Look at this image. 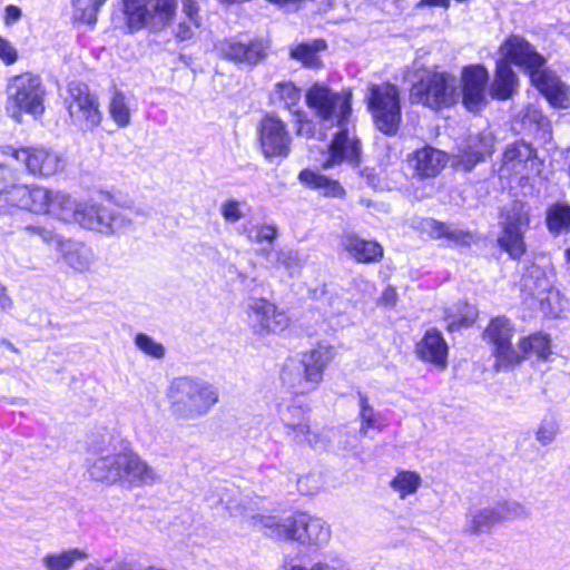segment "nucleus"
<instances>
[{"instance_id": "obj_35", "label": "nucleus", "mask_w": 570, "mask_h": 570, "mask_svg": "<svg viewBox=\"0 0 570 570\" xmlns=\"http://www.w3.org/2000/svg\"><path fill=\"white\" fill-rule=\"evenodd\" d=\"M43 213H48L63 223H69L71 219L70 197L62 193L51 194L48 191V206Z\"/></svg>"}, {"instance_id": "obj_28", "label": "nucleus", "mask_w": 570, "mask_h": 570, "mask_svg": "<svg viewBox=\"0 0 570 570\" xmlns=\"http://www.w3.org/2000/svg\"><path fill=\"white\" fill-rule=\"evenodd\" d=\"M262 255L272 265V267H284L289 276L297 275L304 266V259L299 253L294 249H281L274 252L273 249H262Z\"/></svg>"}, {"instance_id": "obj_46", "label": "nucleus", "mask_w": 570, "mask_h": 570, "mask_svg": "<svg viewBox=\"0 0 570 570\" xmlns=\"http://www.w3.org/2000/svg\"><path fill=\"white\" fill-rule=\"evenodd\" d=\"M559 426L553 417H544L537 430L535 439L541 445L552 443L558 434Z\"/></svg>"}, {"instance_id": "obj_40", "label": "nucleus", "mask_w": 570, "mask_h": 570, "mask_svg": "<svg viewBox=\"0 0 570 570\" xmlns=\"http://www.w3.org/2000/svg\"><path fill=\"white\" fill-rule=\"evenodd\" d=\"M135 345L145 355L155 360H163L166 355L165 346L144 333H138L135 336Z\"/></svg>"}, {"instance_id": "obj_64", "label": "nucleus", "mask_w": 570, "mask_h": 570, "mask_svg": "<svg viewBox=\"0 0 570 570\" xmlns=\"http://www.w3.org/2000/svg\"><path fill=\"white\" fill-rule=\"evenodd\" d=\"M72 554H73V563L76 562V560L78 559H85L87 558V553L83 552V551H80L78 549H73L72 551Z\"/></svg>"}, {"instance_id": "obj_16", "label": "nucleus", "mask_w": 570, "mask_h": 570, "mask_svg": "<svg viewBox=\"0 0 570 570\" xmlns=\"http://www.w3.org/2000/svg\"><path fill=\"white\" fill-rule=\"evenodd\" d=\"M334 355L335 352L332 346L322 344L304 353L301 360L304 370L303 379L297 386L294 384L292 386L296 387L299 393L315 390L323 381V372L333 361Z\"/></svg>"}, {"instance_id": "obj_7", "label": "nucleus", "mask_w": 570, "mask_h": 570, "mask_svg": "<svg viewBox=\"0 0 570 570\" xmlns=\"http://www.w3.org/2000/svg\"><path fill=\"white\" fill-rule=\"evenodd\" d=\"M531 214L527 203L513 200L501 208L499 214V247L513 261H519L527 253L524 240L530 227Z\"/></svg>"}, {"instance_id": "obj_38", "label": "nucleus", "mask_w": 570, "mask_h": 570, "mask_svg": "<svg viewBox=\"0 0 570 570\" xmlns=\"http://www.w3.org/2000/svg\"><path fill=\"white\" fill-rule=\"evenodd\" d=\"M108 109L110 117L120 128L130 124V109L122 92L117 90L114 92Z\"/></svg>"}, {"instance_id": "obj_29", "label": "nucleus", "mask_w": 570, "mask_h": 570, "mask_svg": "<svg viewBox=\"0 0 570 570\" xmlns=\"http://www.w3.org/2000/svg\"><path fill=\"white\" fill-rule=\"evenodd\" d=\"M518 348L522 361L530 356H537L539 360H547L551 354V340L546 334L535 333L522 338L518 344Z\"/></svg>"}, {"instance_id": "obj_45", "label": "nucleus", "mask_w": 570, "mask_h": 570, "mask_svg": "<svg viewBox=\"0 0 570 570\" xmlns=\"http://www.w3.org/2000/svg\"><path fill=\"white\" fill-rule=\"evenodd\" d=\"M501 521L521 519L529 517V510L515 501H505L495 505Z\"/></svg>"}, {"instance_id": "obj_37", "label": "nucleus", "mask_w": 570, "mask_h": 570, "mask_svg": "<svg viewBox=\"0 0 570 570\" xmlns=\"http://www.w3.org/2000/svg\"><path fill=\"white\" fill-rule=\"evenodd\" d=\"M421 476L416 472L401 471L391 481V488L400 493V497L404 499L409 494H413L421 485Z\"/></svg>"}, {"instance_id": "obj_23", "label": "nucleus", "mask_w": 570, "mask_h": 570, "mask_svg": "<svg viewBox=\"0 0 570 570\" xmlns=\"http://www.w3.org/2000/svg\"><path fill=\"white\" fill-rule=\"evenodd\" d=\"M19 155L23 157L22 163L32 175L50 176L59 170V157L46 149L23 148Z\"/></svg>"}, {"instance_id": "obj_13", "label": "nucleus", "mask_w": 570, "mask_h": 570, "mask_svg": "<svg viewBox=\"0 0 570 570\" xmlns=\"http://www.w3.org/2000/svg\"><path fill=\"white\" fill-rule=\"evenodd\" d=\"M257 130L261 150L266 159L288 157L292 136L283 120L275 115H266L259 121Z\"/></svg>"}, {"instance_id": "obj_21", "label": "nucleus", "mask_w": 570, "mask_h": 570, "mask_svg": "<svg viewBox=\"0 0 570 570\" xmlns=\"http://www.w3.org/2000/svg\"><path fill=\"white\" fill-rule=\"evenodd\" d=\"M419 357L439 367H445L448 358V345L442 334L435 328L426 331L421 342L416 345Z\"/></svg>"}, {"instance_id": "obj_9", "label": "nucleus", "mask_w": 570, "mask_h": 570, "mask_svg": "<svg viewBox=\"0 0 570 570\" xmlns=\"http://www.w3.org/2000/svg\"><path fill=\"white\" fill-rule=\"evenodd\" d=\"M7 91V111L16 121H21L22 112L32 116H40L43 112L45 88L38 76H16L10 80Z\"/></svg>"}, {"instance_id": "obj_25", "label": "nucleus", "mask_w": 570, "mask_h": 570, "mask_svg": "<svg viewBox=\"0 0 570 570\" xmlns=\"http://www.w3.org/2000/svg\"><path fill=\"white\" fill-rule=\"evenodd\" d=\"M518 86V78L509 61H497L494 79L490 86V94L494 99H509Z\"/></svg>"}, {"instance_id": "obj_49", "label": "nucleus", "mask_w": 570, "mask_h": 570, "mask_svg": "<svg viewBox=\"0 0 570 570\" xmlns=\"http://www.w3.org/2000/svg\"><path fill=\"white\" fill-rule=\"evenodd\" d=\"M106 0H91V3L86 8H78L77 12H73V19H78L88 24L96 23L97 11L105 3Z\"/></svg>"}, {"instance_id": "obj_17", "label": "nucleus", "mask_w": 570, "mask_h": 570, "mask_svg": "<svg viewBox=\"0 0 570 570\" xmlns=\"http://www.w3.org/2000/svg\"><path fill=\"white\" fill-rule=\"evenodd\" d=\"M448 163L446 155L431 146H425L407 156L412 175L419 179L436 177Z\"/></svg>"}, {"instance_id": "obj_24", "label": "nucleus", "mask_w": 570, "mask_h": 570, "mask_svg": "<svg viewBox=\"0 0 570 570\" xmlns=\"http://www.w3.org/2000/svg\"><path fill=\"white\" fill-rule=\"evenodd\" d=\"M8 202L21 209L42 213L48 206V190L41 187H29L28 185L19 184L12 189Z\"/></svg>"}, {"instance_id": "obj_63", "label": "nucleus", "mask_w": 570, "mask_h": 570, "mask_svg": "<svg viewBox=\"0 0 570 570\" xmlns=\"http://www.w3.org/2000/svg\"><path fill=\"white\" fill-rule=\"evenodd\" d=\"M450 0H421L420 6L449 7Z\"/></svg>"}, {"instance_id": "obj_58", "label": "nucleus", "mask_w": 570, "mask_h": 570, "mask_svg": "<svg viewBox=\"0 0 570 570\" xmlns=\"http://www.w3.org/2000/svg\"><path fill=\"white\" fill-rule=\"evenodd\" d=\"M21 10L16 6H8L6 8L4 22L6 24H12L21 18Z\"/></svg>"}, {"instance_id": "obj_22", "label": "nucleus", "mask_w": 570, "mask_h": 570, "mask_svg": "<svg viewBox=\"0 0 570 570\" xmlns=\"http://www.w3.org/2000/svg\"><path fill=\"white\" fill-rule=\"evenodd\" d=\"M342 245L358 263H375L383 256V248L379 243L363 239L354 233H345L342 237Z\"/></svg>"}, {"instance_id": "obj_27", "label": "nucleus", "mask_w": 570, "mask_h": 570, "mask_svg": "<svg viewBox=\"0 0 570 570\" xmlns=\"http://www.w3.org/2000/svg\"><path fill=\"white\" fill-rule=\"evenodd\" d=\"M298 179L302 184L323 191V195L326 197L343 198L346 194L345 189L337 180L330 179L309 169L302 170L298 175Z\"/></svg>"}, {"instance_id": "obj_3", "label": "nucleus", "mask_w": 570, "mask_h": 570, "mask_svg": "<svg viewBox=\"0 0 570 570\" xmlns=\"http://www.w3.org/2000/svg\"><path fill=\"white\" fill-rule=\"evenodd\" d=\"M501 60L509 61L529 75L531 83L556 108L570 107V89L560 78L546 68L547 60L520 36H510L500 46Z\"/></svg>"}, {"instance_id": "obj_57", "label": "nucleus", "mask_w": 570, "mask_h": 570, "mask_svg": "<svg viewBox=\"0 0 570 570\" xmlns=\"http://www.w3.org/2000/svg\"><path fill=\"white\" fill-rule=\"evenodd\" d=\"M381 302L387 306H394L397 302V293L393 286H387L382 294Z\"/></svg>"}, {"instance_id": "obj_54", "label": "nucleus", "mask_w": 570, "mask_h": 570, "mask_svg": "<svg viewBox=\"0 0 570 570\" xmlns=\"http://www.w3.org/2000/svg\"><path fill=\"white\" fill-rule=\"evenodd\" d=\"M277 236V228L274 225H261L255 236L256 243L272 242Z\"/></svg>"}, {"instance_id": "obj_50", "label": "nucleus", "mask_w": 570, "mask_h": 570, "mask_svg": "<svg viewBox=\"0 0 570 570\" xmlns=\"http://www.w3.org/2000/svg\"><path fill=\"white\" fill-rule=\"evenodd\" d=\"M293 420L294 423H301L306 420H309L308 411L296 404L288 405L284 411L281 412V420L283 422V425L285 426V421Z\"/></svg>"}, {"instance_id": "obj_55", "label": "nucleus", "mask_w": 570, "mask_h": 570, "mask_svg": "<svg viewBox=\"0 0 570 570\" xmlns=\"http://www.w3.org/2000/svg\"><path fill=\"white\" fill-rule=\"evenodd\" d=\"M183 11L187 16V19L193 22L194 27H199L197 12L198 6L194 0H184L183 2Z\"/></svg>"}, {"instance_id": "obj_36", "label": "nucleus", "mask_w": 570, "mask_h": 570, "mask_svg": "<svg viewBox=\"0 0 570 570\" xmlns=\"http://www.w3.org/2000/svg\"><path fill=\"white\" fill-rule=\"evenodd\" d=\"M360 405V433L366 435L370 429H379L381 423V415L370 404L368 397L362 393H357Z\"/></svg>"}, {"instance_id": "obj_56", "label": "nucleus", "mask_w": 570, "mask_h": 570, "mask_svg": "<svg viewBox=\"0 0 570 570\" xmlns=\"http://www.w3.org/2000/svg\"><path fill=\"white\" fill-rule=\"evenodd\" d=\"M193 26V22H190L189 20L180 22L176 31V37L180 40L190 39L194 35Z\"/></svg>"}, {"instance_id": "obj_31", "label": "nucleus", "mask_w": 570, "mask_h": 570, "mask_svg": "<svg viewBox=\"0 0 570 570\" xmlns=\"http://www.w3.org/2000/svg\"><path fill=\"white\" fill-rule=\"evenodd\" d=\"M286 435L291 436L297 444H305L311 448H317L324 444V439L317 431H313L309 420L301 423H294L293 420L285 421Z\"/></svg>"}, {"instance_id": "obj_1", "label": "nucleus", "mask_w": 570, "mask_h": 570, "mask_svg": "<svg viewBox=\"0 0 570 570\" xmlns=\"http://www.w3.org/2000/svg\"><path fill=\"white\" fill-rule=\"evenodd\" d=\"M87 449L96 455L88 466V473L95 481L128 488L149 487L159 481L155 468L115 430L104 429L91 434Z\"/></svg>"}, {"instance_id": "obj_11", "label": "nucleus", "mask_w": 570, "mask_h": 570, "mask_svg": "<svg viewBox=\"0 0 570 570\" xmlns=\"http://www.w3.org/2000/svg\"><path fill=\"white\" fill-rule=\"evenodd\" d=\"M368 108L372 111L376 128L394 136L401 124V105L399 90L394 85L380 83L368 88Z\"/></svg>"}, {"instance_id": "obj_8", "label": "nucleus", "mask_w": 570, "mask_h": 570, "mask_svg": "<svg viewBox=\"0 0 570 570\" xmlns=\"http://www.w3.org/2000/svg\"><path fill=\"white\" fill-rule=\"evenodd\" d=\"M411 99L431 109L451 107L460 99L459 81L449 72L426 71L412 86Z\"/></svg>"}, {"instance_id": "obj_2", "label": "nucleus", "mask_w": 570, "mask_h": 570, "mask_svg": "<svg viewBox=\"0 0 570 570\" xmlns=\"http://www.w3.org/2000/svg\"><path fill=\"white\" fill-rule=\"evenodd\" d=\"M305 98L308 108L313 109L318 117L323 120L335 119L336 126L340 128L330 145V156L323 163V168H333L342 161L357 166L361 158V145L358 139L351 135L345 127L352 111L351 91L334 92L325 85L314 83L307 90Z\"/></svg>"}, {"instance_id": "obj_18", "label": "nucleus", "mask_w": 570, "mask_h": 570, "mask_svg": "<svg viewBox=\"0 0 570 570\" xmlns=\"http://www.w3.org/2000/svg\"><path fill=\"white\" fill-rule=\"evenodd\" d=\"M249 317L259 332H282L288 326V317L264 298H252L248 303Z\"/></svg>"}, {"instance_id": "obj_26", "label": "nucleus", "mask_w": 570, "mask_h": 570, "mask_svg": "<svg viewBox=\"0 0 570 570\" xmlns=\"http://www.w3.org/2000/svg\"><path fill=\"white\" fill-rule=\"evenodd\" d=\"M422 228L433 238H446L456 245H470L472 242V234L468 230L456 228L454 226L441 223L433 218H428L422 222Z\"/></svg>"}, {"instance_id": "obj_61", "label": "nucleus", "mask_w": 570, "mask_h": 570, "mask_svg": "<svg viewBox=\"0 0 570 570\" xmlns=\"http://www.w3.org/2000/svg\"><path fill=\"white\" fill-rule=\"evenodd\" d=\"M0 151H1V154H3V155H8V156H11V157H12V158H14L16 160H18V161L22 163L23 157H20V155H18V154L22 153V151H23V148L16 149V148H14V147H12V146H2V147L0 148Z\"/></svg>"}, {"instance_id": "obj_39", "label": "nucleus", "mask_w": 570, "mask_h": 570, "mask_svg": "<svg viewBox=\"0 0 570 570\" xmlns=\"http://www.w3.org/2000/svg\"><path fill=\"white\" fill-rule=\"evenodd\" d=\"M97 256L94 249L86 244H78L73 249V271L90 272L96 266Z\"/></svg>"}, {"instance_id": "obj_60", "label": "nucleus", "mask_w": 570, "mask_h": 570, "mask_svg": "<svg viewBox=\"0 0 570 570\" xmlns=\"http://www.w3.org/2000/svg\"><path fill=\"white\" fill-rule=\"evenodd\" d=\"M12 305L13 302L7 293V287L3 285L0 288V309L3 312L10 311L12 308Z\"/></svg>"}, {"instance_id": "obj_43", "label": "nucleus", "mask_w": 570, "mask_h": 570, "mask_svg": "<svg viewBox=\"0 0 570 570\" xmlns=\"http://www.w3.org/2000/svg\"><path fill=\"white\" fill-rule=\"evenodd\" d=\"M283 570H343V562L336 557H324L307 568L291 560L284 562Z\"/></svg>"}, {"instance_id": "obj_44", "label": "nucleus", "mask_w": 570, "mask_h": 570, "mask_svg": "<svg viewBox=\"0 0 570 570\" xmlns=\"http://www.w3.org/2000/svg\"><path fill=\"white\" fill-rule=\"evenodd\" d=\"M522 121L525 126L528 125L533 127L535 131L541 132L543 138L550 134L549 119L544 117L540 110L533 107H529L525 110Z\"/></svg>"}, {"instance_id": "obj_34", "label": "nucleus", "mask_w": 570, "mask_h": 570, "mask_svg": "<svg viewBox=\"0 0 570 570\" xmlns=\"http://www.w3.org/2000/svg\"><path fill=\"white\" fill-rule=\"evenodd\" d=\"M274 97L283 105L285 109H287L293 116H295V111H302L298 107L302 92L301 89L297 88L291 81H281L275 85Z\"/></svg>"}, {"instance_id": "obj_32", "label": "nucleus", "mask_w": 570, "mask_h": 570, "mask_svg": "<svg viewBox=\"0 0 570 570\" xmlns=\"http://www.w3.org/2000/svg\"><path fill=\"white\" fill-rule=\"evenodd\" d=\"M499 513L494 507H488L472 511L468 515L465 531L478 535L488 532L494 524L499 523Z\"/></svg>"}, {"instance_id": "obj_14", "label": "nucleus", "mask_w": 570, "mask_h": 570, "mask_svg": "<svg viewBox=\"0 0 570 570\" xmlns=\"http://www.w3.org/2000/svg\"><path fill=\"white\" fill-rule=\"evenodd\" d=\"M216 50L226 60L254 67L267 58L269 43L264 39L250 40L247 43L226 39L216 45Z\"/></svg>"}, {"instance_id": "obj_62", "label": "nucleus", "mask_w": 570, "mask_h": 570, "mask_svg": "<svg viewBox=\"0 0 570 570\" xmlns=\"http://www.w3.org/2000/svg\"><path fill=\"white\" fill-rule=\"evenodd\" d=\"M471 321H469L466 317H461L458 320H452L448 322V330L450 332H453L455 330H459L461 326H468Z\"/></svg>"}, {"instance_id": "obj_42", "label": "nucleus", "mask_w": 570, "mask_h": 570, "mask_svg": "<svg viewBox=\"0 0 570 570\" xmlns=\"http://www.w3.org/2000/svg\"><path fill=\"white\" fill-rule=\"evenodd\" d=\"M21 232L30 238L39 239L46 244H52L58 250H63L65 242L62 238L45 227L27 225L21 228Z\"/></svg>"}, {"instance_id": "obj_48", "label": "nucleus", "mask_w": 570, "mask_h": 570, "mask_svg": "<svg viewBox=\"0 0 570 570\" xmlns=\"http://www.w3.org/2000/svg\"><path fill=\"white\" fill-rule=\"evenodd\" d=\"M18 185L17 171L9 166L0 165V194H7L9 197Z\"/></svg>"}, {"instance_id": "obj_12", "label": "nucleus", "mask_w": 570, "mask_h": 570, "mask_svg": "<svg viewBox=\"0 0 570 570\" xmlns=\"http://www.w3.org/2000/svg\"><path fill=\"white\" fill-rule=\"evenodd\" d=\"M514 331L508 317L497 316L490 321L483 333V338L492 346L497 372L512 368L522 362L520 353L512 345Z\"/></svg>"}, {"instance_id": "obj_5", "label": "nucleus", "mask_w": 570, "mask_h": 570, "mask_svg": "<svg viewBox=\"0 0 570 570\" xmlns=\"http://www.w3.org/2000/svg\"><path fill=\"white\" fill-rule=\"evenodd\" d=\"M125 207L110 191L99 190L89 199L73 204V223L82 228L105 236H119L134 226V220L125 213L109 209L104 202ZM126 208H130L126 206Z\"/></svg>"}, {"instance_id": "obj_41", "label": "nucleus", "mask_w": 570, "mask_h": 570, "mask_svg": "<svg viewBox=\"0 0 570 570\" xmlns=\"http://www.w3.org/2000/svg\"><path fill=\"white\" fill-rule=\"evenodd\" d=\"M535 157V150L530 144L518 141L508 146L504 151V163H527Z\"/></svg>"}, {"instance_id": "obj_53", "label": "nucleus", "mask_w": 570, "mask_h": 570, "mask_svg": "<svg viewBox=\"0 0 570 570\" xmlns=\"http://www.w3.org/2000/svg\"><path fill=\"white\" fill-rule=\"evenodd\" d=\"M297 125L296 135L311 138L314 135L313 124L306 119L304 111H295L294 116Z\"/></svg>"}, {"instance_id": "obj_15", "label": "nucleus", "mask_w": 570, "mask_h": 570, "mask_svg": "<svg viewBox=\"0 0 570 570\" xmlns=\"http://www.w3.org/2000/svg\"><path fill=\"white\" fill-rule=\"evenodd\" d=\"M489 72L481 65L464 67L459 85L460 98L470 111H478L485 105Z\"/></svg>"}, {"instance_id": "obj_33", "label": "nucleus", "mask_w": 570, "mask_h": 570, "mask_svg": "<svg viewBox=\"0 0 570 570\" xmlns=\"http://www.w3.org/2000/svg\"><path fill=\"white\" fill-rule=\"evenodd\" d=\"M326 48L324 40H315L312 43H301L291 49V57L301 61L307 68H318L321 60L318 52Z\"/></svg>"}, {"instance_id": "obj_52", "label": "nucleus", "mask_w": 570, "mask_h": 570, "mask_svg": "<svg viewBox=\"0 0 570 570\" xmlns=\"http://www.w3.org/2000/svg\"><path fill=\"white\" fill-rule=\"evenodd\" d=\"M0 59L8 66L18 60V51L10 41L0 36Z\"/></svg>"}, {"instance_id": "obj_4", "label": "nucleus", "mask_w": 570, "mask_h": 570, "mask_svg": "<svg viewBox=\"0 0 570 570\" xmlns=\"http://www.w3.org/2000/svg\"><path fill=\"white\" fill-rule=\"evenodd\" d=\"M166 396L170 414L184 421L207 415L219 401L217 389L195 376L175 377L168 386Z\"/></svg>"}, {"instance_id": "obj_10", "label": "nucleus", "mask_w": 570, "mask_h": 570, "mask_svg": "<svg viewBox=\"0 0 570 570\" xmlns=\"http://www.w3.org/2000/svg\"><path fill=\"white\" fill-rule=\"evenodd\" d=\"M128 27L158 31L166 28L176 14V0H122Z\"/></svg>"}, {"instance_id": "obj_59", "label": "nucleus", "mask_w": 570, "mask_h": 570, "mask_svg": "<svg viewBox=\"0 0 570 570\" xmlns=\"http://www.w3.org/2000/svg\"><path fill=\"white\" fill-rule=\"evenodd\" d=\"M345 302L338 297V296H331L330 297V307H331V314L338 315L344 312L345 309Z\"/></svg>"}, {"instance_id": "obj_20", "label": "nucleus", "mask_w": 570, "mask_h": 570, "mask_svg": "<svg viewBox=\"0 0 570 570\" xmlns=\"http://www.w3.org/2000/svg\"><path fill=\"white\" fill-rule=\"evenodd\" d=\"M494 150V136L491 131L483 130L471 136L466 147L459 155V164L465 171H471L479 163L484 161Z\"/></svg>"}, {"instance_id": "obj_6", "label": "nucleus", "mask_w": 570, "mask_h": 570, "mask_svg": "<svg viewBox=\"0 0 570 570\" xmlns=\"http://www.w3.org/2000/svg\"><path fill=\"white\" fill-rule=\"evenodd\" d=\"M255 522L272 538L323 547L331 540V528L321 518L305 512L288 517L257 515Z\"/></svg>"}, {"instance_id": "obj_47", "label": "nucleus", "mask_w": 570, "mask_h": 570, "mask_svg": "<svg viewBox=\"0 0 570 570\" xmlns=\"http://www.w3.org/2000/svg\"><path fill=\"white\" fill-rule=\"evenodd\" d=\"M42 563L46 570H68L71 567V551L47 554Z\"/></svg>"}, {"instance_id": "obj_19", "label": "nucleus", "mask_w": 570, "mask_h": 570, "mask_svg": "<svg viewBox=\"0 0 570 570\" xmlns=\"http://www.w3.org/2000/svg\"><path fill=\"white\" fill-rule=\"evenodd\" d=\"M73 102L78 107L77 121L81 130L91 131L100 125L102 116L98 99L86 83L73 87Z\"/></svg>"}, {"instance_id": "obj_51", "label": "nucleus", "mask_w": 570, "mask_h": 570, "mask_svg": "<svg viewBox=\"0 0 570 570\" xmlns=\"http://www.w3.org/2000/svg\"><path fill=\"white\" fill-rule=\"evenodd\" d=\"M222 216L226 222L236 223L242 219L243 213L240 210L239 202L229 199L222 205Z\"/></svg>"}, {"instance_id": "obj_30", "label": "nucleus", "mask_w": 570, "mask_h": 570, "mask_svg": "<svg viewBox=\"0 0 570 570\" xmlns=\"http://www.w3.org/2000/svg\"><path fill=\"white\" fill-rule=\"evenodd\" d=\"M546 224L550 234L558 236L570 232V205L556 203L548 207Z\"/></svg>"}]
</instances>
